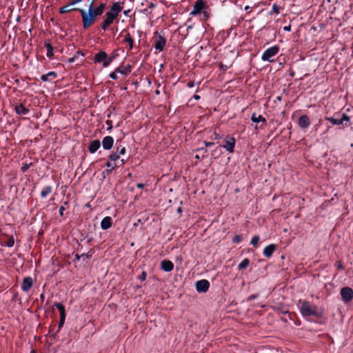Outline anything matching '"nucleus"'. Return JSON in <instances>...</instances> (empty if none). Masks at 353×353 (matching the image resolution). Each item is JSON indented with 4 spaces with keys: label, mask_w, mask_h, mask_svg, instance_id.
<instances>
[{
    "label": "nucleus",
    "mask_w": 353,
    "mask_h": 353,
    "mask_svg": "<svg viewBox=\"0 0 353 353\" xmlns=\"http://www.w3.org/2000/svg\"><path fill=\"white\" fill-rule=\"evenodd\" d=\"M68 203L67 201H65L63 204L59 208V214L63 216V212L66 210L68 208Z\"/></svg>",
    "instance_id": "obj_34"
},
{
    "label": "nucleus",
    "mask_w": 353,
    "mask_h": 353,
    "mask_svg": "<svg viewBox=\"0 0 353 353\" xmlns=\"http://www.w3.org/2000/svg\"><path fill=\"white\" fill-rule=\"evenodd\" d=\"M276 248V247L275 244L268 245L263 249V255L267 258H270V256H272L273 252L275 251Z\"/></svg>",
    "instance_id": "obj_18"
},
{
    "label": "nucleus",
    "mask_w": 353,
    "mask_h": 353,
    "mask_svg": "<svg viewBox=\"0 0 353 353\" xmlns=\"http://www.w3.org/2000/svg\"><path fill=\"white\" fill-rule=\"evenodd\" d=\"M52 188L51 186L48 185L43 188L41 192V196L42 198H46L48 194L52 192Z\"/></svg>",
    "instance_id": "obj_27"
},
{
    "label": "nucleus",
    "mask_w": 353,
    "mask_h": 353,
    "mask_svg": "<svg viewBox=\"0 0 353 353\" xmlns=\"http://www.w3.org/2000/svg\"><path fill=\"white\" fill-rule=\"evenodd\" d=\"M106 167L110 168V170H114L116 167H117V163H114L111 160H108V161L106 163Z\"/></svg>",
    "instance_id": "obj_32"
},
{
    "label": "nucleus",
    "mask_w": 353,
    "mask_h": 353,
    "mask_svg": "<svg viewBox=\"0 0 353 353\" xmlns=\"http://www.w3.org/2000/svg\"><path fill=\"white\" fill-rule=\"evenodd\" d=\"M54 306L57 308L60 313V321L59 324V328L62 327V325L64 324L65 320V307L63 304L60 303H55Z\"/></svg>",
    "instance_id": "obj_9"
},
{
    "label": "nucleus",
    "mask_w": 353,
    "mask_h": 353,
    "mask_svg": "<svg viewBox=\"0 0 353 353\" xmlns=\"http://www.w3.org/2000/svg\"><path fill=\"white\" fill-rule=\"evenodd\" d=\"M195 158H196V159H199V155H196V156H195Z\"/></svg>",
    "instance_id": "obj_56"
},
{
    "label": "nucleus",
    "mask_w": 353,
    "mask_h": 353,
    "mask_svg": "<svg viewBox=\"0 0 353 353\" xmlns=\"http://www.w3.org/2000/svg\"><path fill=\"white\" fill-rule=\"evenodd\" d=\"M122 10V7L119 2H115L112 4L110 11L105 14V19L102 23V29L105 30L109 26H110L114 21L118 17L119 13Z\"/></svg>",
    "instance_id": "obj_1"
},
{
    "label": "nucleus",
    "mask_w": 353,
    "mask_h": 353,
    "mask_svg": "<svg viewBox=\"0 0 353 353\" xmlns=\"http://www.w3.org/2000/svg\"><path fill=\"white\" fill-rule=\"evenodd\" d=\"M137 186L138 188L141 189V188H143L144 187V185L143 183H138L137 185Z\"/></svg>",
    "instance_id": "obj_49"
},
{
    "label": "nucleus",
    "mask_w": 353,
    "mask_h": 353,
    "mask_svg": "<svg viewBox=\"0 0 353 353\" xmlns=\"http://www.w3.org/2000/svg\"><path fill=\"white\" fill-rule=\"evenodd\" d=\"M21 169H22L23 172H25L28 169L27 165H25L24 166H23Z\"/></svg>",
    "instance_id": "obj_50"
},
{
    "label": "nucleus",
    "mask_w": 353,
    "mask_h": 353,
    "mask_svg": "<svg viewBox=\"0 0 353 353\" xmlns=\"http://www.w3.org/2000/svg\"><path fill=\"white\" fill-rule=\"evenodd\" d=\"M251 120L254 123L265 122V119L262 115H256V113H253L251 117Z\"/></svg>",
    "instance_id": "obj_25"
},
{
    "label": "nucleus",
    "mask_w": 353,
    "mask_h": 353,
    "mask_svg": "<svg viewBox=\"0 0 353 353\" xmlns=\"http://www.w3.org/2000/svg\"><path fill=\"white\" fill-rule=\"evenodd\" d=\"M279 52V47L278 46H272L263 52L261 59L263 61L273 62L274 59L272 58L276 56Z\"/></svg>",
    "instance_id": "obj_4"
},
{
    "label": "nucleus",
    "mask_w": 353,
    "mask_h": 353,
    "mask_svg": "<svg viewBox=\"0 0 353 353\" xmlns=\"http://www.w3.org/2000/svg\"><path fill=\"white\" fill-rule=\"evenodd\" d=\"M115 59L114 55H112L110 57H107L106 61L103 63V67L106 68L108 67Z\"/></svg>",
    "instance_id": "obj_33"
},
{
    "label": "nucleus",
    "mask_w": 353,
    "mask_h": 353,
    "mask_svg": "<svg viewBox=\"0 0 353 353\" xmlns=\"http://www.w3.org/2000/svg\"><path fill=\"white\" fill-rule=\"evenodd\" d=\"M108 54L105 51H100L96 54L94 57L93 61L95 63L103 64L106 61Z\"/></svg>",
    "instance_id": "obj_14"
},
{
    "label": "nucleus",
    "mask_w": 353,
    "mask_h": 353,
    "mask_svg": "<svg viewBox=\"0 0 353 353\" xmlns=\"http://www.w3.org/2000/svg\"><path fill=\"white\" fill-rule=\"evenodd\" d=\"M214 136H215V139H220V136H219V134L214 133Z\"/></svg>",
    "instance_id": "obj_52"
},
{
    "label": "nucleus",
    "mask_w": 353,
    "mask_h": 353,
    "mask_svg": "<svg viewBox=\"0 0 353 353\" xmlns=\"http://www.w3.org/2000/svg\"><path fill=\"white\" fill-rule=\"evenodd\" d=\"M45 46L47 49L46 56L48 57H51L53 56V47L50 43H46Z\"/></svg>",
    "instance_id": "obj_28"
},
{
    "label": "nucleus",
    "mask_w": 353,
    "mask_h": 353,
    "mask_svg": "<svg viewBox=\"0 0 353 353\" xmlns=\"http://www.w3.org/2000/svg\"><path fill=\"white\" fill-rule=\"evenodd\" d=\"M117 73H118V72H116V70H115L114 72H111V73L110 74V77L112 79H114V80L117 79H118V76H117Z\"/></svg>",
    "instance_id": "obj_38"
},
{
    "label": "nucleus",
    "mask_w": 353,
    "mask_h": 353,
    "mask_svg": "<svg viewBox=\"0 0 353 353\" xmlns=\"http://www.w3.org/2000/svg\"><path fill=\"white\" fill-rule=\"evenodd\" d=\"M258 297V295L257 294H253V295H251L248 298V301H250Z\"/></svg>",
    "instance_id": "obj_41"
},
{
    "label": "nucleus",
    "mask_w": 353,
    "mask_h": 353,
    "mask_svg": "<svg viewBox=\"0 0 353 353\" xmlns=\"http://www.w3.org/2000/svg\"><path fill=\"white\" fill-rule=\"evenodd\" d=\"M205 8V3L203 0H196L192 10L190 12V15H196Z\"/></svg>",
    "instance_id": "obj_11"
},
{
    "label": "nucleus",
    "mask_w": 353,
    "mask_h": 353,
    "mask_svg": "<svg viewBox=\"0 0 353 353\" xmlns=\"http://www.w3.org/2000/svg\"><path fill=\"white\" fill-rule=\"evenodd\" d=\"M165 43V38L161 35H159L157 40L155 42L154 48L157 50H159V52H161L163 50Z\"/></svg>",
    "instance_id": "obj_13"
},
{
    "label": "nucleus",
    "mask_w": 353,
    "mask_h": 353,
    "mask_svg": "<svg viewBox=\"0 0 353 353\" xmlns=\"http://www.w3.org/2000/svg\"><path fill=\"white\" fill-rule=\"evenodd\" d=\"M156 93H157V94H159V90H157V91H156Z\"/></svg>",
    "instance_id": "obj_57"
},
{
    "label": "nucleus",
    "mask_w": 353,
    "mask_h": 353,
    "mask_svg": "<svg viewBox=\"0 0 353 353\" xmlns=\"http://www.w3.org/2000/svg\"><path fill=\"white\" fill-rule=\"evenodd\" d=\"M54 306L57 308L60 313V321L59 324V328L62 327V325L64 324L65 320V307L63 304L60 303H55Z\"/></svg>",
    "instance_id": "obj_10"
},
{
    "label": "nucleus",
    "mask_w": 353,
    "mask_h": 353,
    "mask_svg": "<svg viewBox=\"0 0 353 353\" xmlns=\"http://www.w3.org/2000/svg\"><path fill=\"white\" fill-rule=\"evenodd\" d=\"M124 42L128 43V50H130L133 48L134 46V40L132 38L130 33L125 34L124 37Z\"/></svg>",
    "instance_id": "obj_24"
},
{
    "label": "nucleus",
    "mask_w": 353,
    "mask_h": 353,
    "mask_svg": "<svg viewBox=\"0 0 353 353\" xmlns=\"http://www.w3.org/2000/svg\"><path fill=\"white\" fill-rule=\"evenodd\" d=\"M298 307L301 314L304 317H309L310 316H317V307L315 305L310 304L305 301L300 300L298 303Z\"/></svg>",
    "instance_id": "obj_2"
},
{
    "label": "nucleus",
    "mask_w": 353,
    "mask_h": 353,
    "mask_svg": "<svg viewBox=\"0 0 353 353\" xmlns=\"http://www.w3.org/2000/svg\"><path fill=\"white\" fill-rule=\"evenodd\" d=\"M124 163H125L124 160H123V159H121V164H120V165H123Z\"/></svg>",
    "instance_id": "obj_54"
},
{
    "label": "nucleus",
    "mask_w": 353,
    "mask_h": 353,
    "mask_svg": "<svg viewBox=\"0 0 353 353\" xmlns=\"http://www.w3.org/2000/svg\"><path fill=\"white\" fill-rule=\"evenodd\" d=\"M14 245V239L13 236H10L7 242L6 243V245L8 248H11Z\"/></svg>",
    "instance_id": "obj_35"
},
{
    "label": "nucleus",
    "mask_w": 353,
    "mask_h": 353,
    "mask_svg": "<svg viewBox=\"0 0 353 353\" xmlns=\"http://www.w3.org/2000/svg\"><path fill=\"white\" fill-rule=\"evenodd\" d=\"M146 279V273L145 272H143L141 275L139 276V279L141 281H145Z\"/></svg>",
    "instance_id": "obj_40"
},
{
    "label": "nucleus",
    "mask_w": 353,
    "mask_h": 353,
    "mask_svg": "<svg viewBox=\"0 0 353 353\" xmlns=\"http://www.w3.org/2000/svg\"><path fill=\"white\" fill-rule=\"evenodd\" d=\"M284 30H287V31H290V26H288V27L285 26V27H284Z\"/></svg>",
    "instance_id": "obj_53"
},
{
    "label": "nucleus",
    "mask_w": 353,
    "mask_h": 353,
    "mask_svg": "<svg viewBox=\"0 0 353 353\" xmlns=\"http://www.w3.org/2000/svg\"><path fill=\"white\" fill-rule=\"evenodd\" d=\"M298 123L300 128L305 129L309 127L310 122L307 116L303 115L299 119Z\"/></svg>",
    "instance_id": "obj_17"
},
{
    "label": "nucleus",
    "mask_w": 353,
    "mask_h": 353,
    "mask_svg": "<svg viewBox=\"0 0 353 353\" xmlns=\"http://www.w3.org/2000/svg\"><path fill=\"white\" fill-rule=\"evenodd\" d=\"M125 151L126 150H125V147H122L120 149H119V148H117V153H118L119 154L123 155L125 153Z\"/></svg>",
    "instance_id": "obj_37"
},
{
    "label": "nucleus",
    "mask_w": 353,
    "mask_h": 353,
    "mask_svg": "<svg viewBox=\"0 0 353 353\" xmlns=\"http://www.w3.org/2000/svg\"><path fill=\"white\" fill-rule=\"evenodd\" d=\"M100 146H101V143L99 141H98V140L92 141L90 142L89 147H88L89 152L90 153L93 154L99 150Z\"/></svg>",
    "instance_id": "obj_21"
},
{
    "label": "nucleus",
    "mask_w": 353,
    "mask_h": 353,
    "mask_svg": "<svg viewBox=\"0 0 353 353\" xmlns=\"http://www.w3.org/2000/svg\"><path fill=\"white\" fill-rule=\"evenodd\" d=\"M193 98L196 100H198L200 99V96L195 94L194 95Z\"/></svg>",
    "instance_id": "obj_51"
},
{
    "label": "nucleus",
    "mask_w": 353,
    "mask_h": 353,
    "mask_svg": "<svg viewBox=\"0 0 353 353\" xmlns=\"http://www.w3.org/2000/svg\"><path fill=\"white\" fill-rule=\"evenodd\" d=\"M112 225V219L110 216H105L101 221V228L103 230H108L111 228Z\"/></svg>",
    "instance_id": "obj_19"
},
{
    "label": "nucleus",
    "mask_w": 353,
    "mask_h": 353,
    "mask_svg": "<svg viewBox=\"0 0 353 353\" xmlns=\"http://www.w3.org/2000/svg\"><path fill=\"white\" fill-rule=\"evenodd\" d=\"M340 295L344 303H349L353 299V290L350 287L342 288Z\"/></svg>",
    "instance_id": "obj_6"
},
{
    "label": "nucleus",
    "mask_w": 353,
    "mask_h": 353,
    "mask_svg": "<svg viewBox=\"0 0 353 353\" xmlns=\"http://www.w3.org/2000/svg\"><path fill=\"white\" fill-rule=\"evenodd\" d=\"M76 59H77L76 57L74 56V57H72L69 59L68 62L69 63H73V62H74Z\"/></svg>",
    "instance_id": "obj_47"
},
{
    "label": "nucleus",
    "mask_w": 353,
    "mask_h": 353,
    "mask_svg": "<svg viewBox=\"0 0 353 353\" xmlns=\"http://www.w3.org/2000/svg\"><path fill=\"white\" fill-rule=\"evenodd\" d=\"M79 56L83 57H84V54L83 53L81 52H77L76 53V54L74 55V57H76V58L77 59Z\"/></svg>",
    "instance_id": "obj_44"
},
{
    "label": "nucleus",
    "mask_w": 353,
    "mask_h": 353,
    "mask_svg": "<svg viewBox=\"0 0 353 353\" xmlns=\"http://www.w3.org/2000/svg\"><path fill=\"white\" fill-rule=\"evenodd\" d=\"M46 76L49 77H57V74L54 72H48V74H46Z\"/></svg>",
    "instance_id": "obj_39"
},
{
    "label": "nucleus",
    "mask_w": 353,
    "mask_h": 353,
    "mask_svg": "<svg viewBox=\"0 0 353 353\" xmlns=\"http://www.w3.org/2000/svg\"><path fill=\"white\" fill-rule=\"evenodd\" d=\"M109 159L114 163H117V161L120 159V157L117 153H112L110 155Z\"/></svg>",
    "instance_id": "obj_31"
},
{
    "label": "nucleus",
    "mask_w": 353,
    "mask_h": 353,
    "mask_svg": "<svg viewBox=\"0 0 353 353\" xmlns=\"http://www.w3.org/2000/svg\"><path fill=\"white\" fill-rule=\"evenodd\" d=\"M81 12V17H82V21H83V26L85 29H87L90 27V26L95 21V17L92 14V5L90 6V8L88 9V12L87 13L83 10H79Z\"/></svg>",
    "instance_id": "obj_3"
},
{
    "label": "nucleus",
    "mask_w": 353,
    "mask_h": 353,
    "mask_svg": "<svg viewBox=\"0 0 353 353\" xmlns=\"http://www.w3.org/2000/svg\"><path fill=\"white\" fill-rule=\"evenodd\" d=\"M31 353H34L33 352H32Z\"/></svg>",
    "instance_id": "obj_58"
},
{
    "label": "nucleus",
    "mask_w": 353,
    "mask_h": 353,
    "mask_svg": "<svg viewBox=\"0 0 353 353\" xmlns=\"http://www.w3.org/2000/svg\"><path fill=\"white\" fill-rule=\"evenodd\" d=\"M325 119L330 121L332 125H341L343 126H347V123L350 121V117L345 114H343L341 117L339 119L326 117Z\"/></svg>",
    "instance_id": "obj_5"
},
{
    "label": "nucleus",
    "mask_w": 353,
    "mask_h": 353,
    "mask_svg": "<svg viewBox=\"0 0 353 353\" xmlns=\"http://www.w3.org/2000/svg\"><path fill=\"white\" fill-rule=\"evenodd\" d=\"M132 66L130 65H127L125 66H119L116 68V72L120 73L124 76H128L131 72Z\"/></svg>",
    "instance_id": "obj_20"
},
{
    "label": "nucleus",
    "mask_w": 353,
    "mask_h": 353,
    "mask_svg": "<svg viewBox=\"0 0 353 353\" xmlns=\"http://www.w3.org/2000/svg\"><path fill=\"white\" fill-rule=\"evenodd\" d=\"M114 139L110 136L105 137L102 140V145L104 150H110L112 148Z\"/></svg>",
    "instance_id": "obj_15"
},
{
    "label": "nucleus",
    "mask_w": 353,
    "mask_h": 353,
    "mask_svg": "<svg viewBox=\"0 0 353 353\" xmlns=\"http://www.w3.org/2000/svg\"><path fill=\"white\" fill-rule=\"evenodd\" d=\"M224 144L222 145L228 152L232 153L234 152L236 140L233 137L227 136L224 140Z\"/></svg>",
    "instance_id": "obj_7"
},
{
    "label": "nucleus",
    "mask_w": 353,
    "mask_h": 353,
    "mask_svg": "<svg viewBox=\"0 0 353 353\" xmlns=\"http://www.w3.org/2000/svg\"><path fill=\"white\" fill-rule=\"evenodd\" d=\"M250 8L249 6H248L245 7V10H249Z\"/></svg>",
    "instance_id": "obj_55"
},
{
    "label": "nucleus",
    "mask_w": 353,
    "mask_h": 353,
    "mask_svg": "<svg viewBox=\"0 0 353 353\" xmlns=\"http://www.w3.org/2000/svg\"><path fill=\"white\" fill-rule=\"evenodd\" d=\"M82 1V0H73L70 2V5H74L79 2Z\"/></svg>",
    "instance_id": "obj_45"
},
{
    "label": "nucleus",
    "mask_w": 353,
    "mask_h": 353,
    "mask_svg": "<svg viewBox=\"0 0 353 353\" xmlns=\"http://www.w3.org/2000/svg\"><path fill=\"white\" fill-rule=\"evenodd\" d=\"M260 237L259 235H254L252 239H251L250 244L253 245L255 248H257L259 246Z\"/></svg>",
    "instance_id": "obj_29"
},
{
    "label": "nucleus",
    "mask_w": 353,
    "mask_h": 353,
    "mask_svg": "<svg viewBox=\"0 0 353 353\" xmlns=\"http://www.w3.org/2000/svg\"><path fill=\"white\" fill-rule=\"evenodd\" d=\"M104 8H105V4L104 3H101L96 8H94L92 7V14H93V15H94L95 17L97 16H99V15L102 14V13L103 12Z\"/></svg>",
    "instance_id": "obj_22"
},
{
    "label": "nucleus",
    "mask_w": 353,
    "mask_h": 353,
    "mask_svg": "<svg viewBox=\"0 0 353 353\" xmlns=\"http://www.w3.org/2000/svg\"><path fill=\"white\" fill-rule=\"evenodd\" d=\"M73 5H70V3L65 6H63L61 8H59V12L61 14H64V13H66V12H70L72 10H79V9H77V8H71Z\"/></svg>",
    "instance_id": "obj_26"
},
{
    "label": "nucleus",
    "mask_w": 353,
    "mask_h": 353,
    "mask_svg": "<svg viewBox=\"0 0 353 353\" xmlns=\"http://www.w3.org/2000/svg\"><path fill=\"white\" fill-rule=\"evenodd\" d=\"M337 268H338L339 269H343V264H342V263H341V262H339V263H337Z\"/></svg>",
    "instance_id": "obj_48"
},
{
    "label": "nucleus",
    "mask_w": 353,
    "mask_h": 353,
    "mask_svg": "<svg viewBox=\"0 0 353 353\" xmlns=\"http://www.w3.org/2000/svg\"><path fill=\"white\" fill-rule=\"evenodd\" d=\"M204 144L206 147H210L213 145L214 143L213 142L204 141Z\"/></svg>",
    "instance_id": "obj_43"
},
{
    "label": "nucleus",
    "mask_w": 353,
    "mask_h": 353,
    "mask_svg": "<svg viewBox=\"0 0 353 353\" xmlns=\"http://www.w3.org/2000/svg\"><path fill=\"white\" fill-rule=\"evenodd\" d=\"M250 263V261L248 259H244L238 265L239 270L246 268Z\"/></svg>",
    "instance_id": "obj_30"
},
{
    "label": "nucleus",
    "mask_w": 353,
    "mask_h": 353,
    "mask_svg": "<svg viewBox=\"0 0 353 353\" xmlns=\"http://www.w3.org/2000/svg\"><path fill=\"white\" fill-rule=\"evenodd\" d=\"M242 240V237L240 236V235H236L233 239H232V241L235 243H238L239 242H241Z\"/></svg>",
    "instance_id": "obj_36"
},
{
    "label": "nucleus",
    "mask_w": 353,
    "mask_h": 353,
    "mask_svg": "<svg viewBox=\"0 0 353 353\" xmlns=\"http://www.w3.org/2000/svg\"><path fill=\"white\" fill-rule=\"evenodd\" d=\"M32 284H33L32 279L30 276L26 277L23 279V280L22 281L21 286V290L23 292H27L30 290V288L32 286Z\"/></svg>",
    "instance_id": "obj_12"
},
{
    "label": "nucleus",
    "mask_w": 353,
    "mask_h": 353,
    "mask_svg": "<svg viewBox=\"0 0 353 353\" xmlns=\"http://www.w3.org/2000/svg\"><path fill=\"white\" fill-rule=\"evenodd\" d=\"M161 268L165 272H171L174 269V264L168 260H163L161 262Z\"/></svg>",
    "instance_id": "obj_16"
},
{
    "label": "nucleus",
    "mask_w": 353,
    "mask_h": 353,
    "mask_svg": "<svg viewBox=\"0 0 353 353\" xmlns=\"http://www.w3.org/2000/svg\"><path fill=\"white\" fill-rule=\"evenodd\" d=\"M194 81H190V82H188V86L189 88H193V87H194Z\"/></svg>",
    "instance_id": "obj_46"
},
{
    "label": "nucleus",
    "mask_w": 353,
    "mask_h": 353,
    "mask_svg": "<svg viewBox=\"0 0 353 353\" xmlns=\"http://www.w3.org/2000/svg\"><path fill=\"white\" fill-rule=\"evenodd\" d=\"M210 288V283L208 280L202 279L196 283V290L199 293L206 292Z\"/></svg>",
    "instance_id": "obj_8"
},
{
    "label": "nucleus",
    "mask_w": 353,
    "mask_h": 353,
    "mask_svg": "<svg viewBox=\"0 0 353 353\" xmlns=\"http://www.w3.org/2000/svg\"><path fill=\"white\" fill-rule=\"evenodd\" d=\"M41 79L43 81H48L49 78H48V77L46 76V74H44V75L41 76Z\"/></svg>",
    "instance_id": "obj_42"
},
{
    "label": "nucleus",
    "mask_w": 353,
    "mask_h": 353,
    "mask_svg": "<svg viewBox=\"0 0 353 353\" xmlns=\"http://www.w3.org/2000/svg\"><path fill=\"white\" fill-rule=\"evenodd\" d=\"M15 111L19 115H26L29 112V110L26 108L22 104L16 105Z\"/></svg>",
    "instance_id": "obj_23"
}]
</instances>
